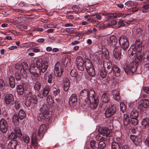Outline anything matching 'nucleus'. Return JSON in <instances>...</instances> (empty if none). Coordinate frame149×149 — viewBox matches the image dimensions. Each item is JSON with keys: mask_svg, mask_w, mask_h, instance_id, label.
<instances>
[{"mask_svg": "<svg viewBox=\"0 0 149 149\" xmlns=\"http://www.w3.org/2000/svg\"><path fill=\"white\" fill-rule=\"evenodd\" d=\"M5 88V84L3 80L0 79V89L1 91H3Z\"/></svg>", "mask_w": 149, "mask_h": 149, "instance_id": "obj_51", "label": "nucleus"}, {"mask_svg": "<svg viewBox=\"0 0 149 149\" xmlns=\"http://www.w3.org/2000/svg\"><path fill=\"white\" fill-rule=\"evenodd\" d=\"M107 72H106L105 68H102L100 71V74L101 77L103 78H105L107 76Z\"/></svg>", "mask_w": 149, "mask_h": 149, "instance_id": "obj_41", "label": "nucleus"}, {"mask_svg": "<svg viewBox=\"0 0 149 149\" xmlns=\"http://www.w3.org/2000/svg\"><path fill=\"white\" fill-rule=\"evenodd\" d=\"M9 81L10 87L11 88H14L15 86V77L13 76H10L9 78Z\"/></svg>", "mask_w": 149, "mask_h": 149, "instance_id": "obj_29", "label": "nucleus"}, {"mask_svg": "<svg viewBox=\"0 0 149 149\" xmlns=\"http://www.w3.org/2000/svg\"><path fill=\"white\" fill-rule=\"evenodd\" d=\"M47 96V102L49 104H52L54 103V100L51 95H48Z\"/></svg>", "mask_w": 149, "mask_h": 149, "instance_id": "obj_43", "label": "nucleus"}, {"mask_svg": "<svg viewBox=\"0 0 149 149\" xmlns=\"http://www.w3.org/2000/svg\"><path fill=\"white\" fill-rule=\"evenodd\" d=\"M116 23L117 22L116 20H113L112 21H111L110 23H109L106 24V25H107V26H113L114 25L116 24Z\"/></svg>", "mask_w": 149, "mask_h": 149, "instance_id": "obj_60", "label": "nucleus"}, {"mask_svg": "<svg viewBox=\"0 0 149 149\" xmlns=\"http://www.w3.org/2000/svg\"><path fill=\"white\" fill-rule=\"evenodd\" d=\"M18 136L14 132H12L8 136V138L11 139H16Z\"/></svg>", "mask_w": 149, "mask_h": 149, "instance_id": "obj_47", "label": "nucleus"}, {"mask_svg": "<svg viewBox=\"0 0 149 149\" xmlns=\"http://www.w3.org/2000/svg\"><path fill=\"white\" fill-rule=\"evenodd\" d=\"M42 73V72L41 71V69L38 67V68L37 69V71L34 76L36 77H38L41 75Z\"/></svg>", "mask_w": 149, "mask_h": 149, "instance_id": "obj_53", "label": "nucleus"}, {"mask_svg": "<svg viewBox=\"0 0 149 149\" xmlns=\"http://www.w3.org/2000/svg\"><path fill=\"white\" fill-rule=\"evenodd\" d=\"M77 102V95L73 94L69 99V103L71 106L74 107L75 106Z\"/></svg>", "mask_w": 149, "mask_h": 149, "instance_id": "obj_12", "label": "nucleus"}, {"mask_svg": "<svg viewBox=\"0 0 149 149\" xmlns=\"http://www.w3.org/2000/svg\"><path fill=\"white\" fill-rule=\"evenodd\" d=\"M60 92V90L58 88H57L54 91L53 94L55 96H58Z\"/></svg>", "mask_w": 149, "mask_h": 149, "instance_id": "obj_61", "label": "nucleus"}, {"mask_svg": "<svg viewBox=\"0 0 149 149\" xmlns=\"http://www.w3.org/2000/svg\"><path fill=\"white\" fill-rule=\"evenodd\" d=\"M96 95L95 91L92 90H90L88 91V100L91 102V101L93 100L94 98H96Z\"/></svg>", "mask_w": 149, "mask_h": 149, "instance_id": "obj_25", "label": "nucleus"}, {"mask_svg": "<svg viewBox=\"0 0 149 149\" xmlns=\"http://www.w3.org/2000/svg\"><path fill=\"white\" fill-rule=\"evenodd\" d=\"M19 119L17 114H15L14 115L12 118V121L15 125H17L19 124Z\"/></svg>", "mask_w": 149, "mask_h": 149, "instance_id": "obj_32", "label": "nucleus"}, {"mask_svg": "<svg viewBox=\"0 0 149 149\" xmlns=\"http://www.w3.org/2000/svg\"><path fill=\"white\" fill-rule=\"evenodd\" d=\"M120 109L123 112H124L126 109V107L124 104L122 102L120 103Z\"/></svg>", "mask_w": 149, "mask_h": 149, "instance_id": "obj_57", "label": "nucleus"}, {"mask_svg": "<svg viewBox=\"0 0 149 149\" xmlns=\"http://www.w3.org/2000/svg\"><path fill=\"white\" fill-rule=\"evenodd\" d=\"M111 132V130H109L106 128H103L99 132L103 136L106 137H110L111 136L110 133Z\"/></svg>", "mask_w": 149, "mask_h": 149, "instance_id": "obj_21", "label": "nucleus"}, {"mask_svg": "<svg viewBox=\"0 0 149 149\" xmlns=\"http://www.w3.org/2000/svg\"><path fill=\"white\" fill-rule=\"evenodd\" d=\"M133 51H131V49H130L128 50V53L130 54V57L132 59L134 58L135 56L136 55L137 52L134 50L133 48H132Z\"/></svg>", "mask_w": 149, "mask_h": 149, "instance_id": "obj_38", "label": "nucleus"}, {"mask_svg": "<svg viewBox=\"0 0 149 149\" xmlns=\"http://www.w3.org/2000/svg\"><path fill=\"white\" fill-rule=\"evenodd\" d=\"M112 71L114 75L116 77H119L121 74L120 69L116 65L113 66Z\"/></svg>", "mask_w": 149, "mask_h": 149, "instance_id": "obj_22", "label": "nucleus"}, {"mask_svg": "<svg viewBox=\"0 0 149 149\" xmlns=\"http://www.w3.org/2000/svg\"><path fill=\"white\" fill-rule=\"evenodd\" d=\"M38 145V143L37 141V137L36 134H33L31 137V148L32 147L34 148H36Z\"/></svg>", "mask_w": 149, "mask_h": 149, "instance_id": "obj_18", "label": "nucleus"}, {"mask_svg": "<svg viewBox=\"0 0 149 149\" xmlns=\"http://www.w3.org/2000/svg\"><path fill=\"white\" fill-rule=\"evenodd\" d=\"M130 138L134 144L136 146H138L139 143V141L138 140L137 136L135 135H130Z\"/></svg>", "mask_w": 149, "mask_h": 149, "instance_id": "obj_34", "label": "nucleus"}, {"mask_svg": "<svg viewBox=\"0 0 149 149\" xmlns=\"http://www.w3.org/2000/svg\"><path fill=\"white\" fill-rule=\"evenodd\" d=\"M41 112L38 115V119L39 121H42V120L48 119V112L47 108L46 105H44L43 107L40 109Z\"/></svg>", "mask_w": 149, "mask_h": 149, "instance_id": "obj_3", "label": "nucleus"}, {"mask_svg": "<svg viewBox=\"0 0 149 149\" xmlns=\"http://www.w3.org/2000/svg\"><path fill=\"white\" fill-rule=\"evenodd\" d=\"M17 90L18 94L22 95L24 93V88L22 85H19L17 87Z\"/></svg>", "mask_w": 149, "mask_h": 149, "instance_id": "obj_33", "label": "nucleus"}, {"mask_svg": "<svg viewBox=\"0 0 149 149\" xmlns=\"http://www.w3.org/2000/svg\"><path fill=\"white\" fill-rule=\"evenodd\" d=\"M129 14H122L119 13H114V17L117 18L120 17H125L126 16L128 15Z\"/></svg>", "mask_w": 149, "mask_h": 149, "instance_id": "obj_46", "label": "nucleus"}, {"mask_svg": "<svg viewBox=\"0 0 149 149\" xmlns=\"http://www.w3.org/2000/svg\"><path fill=\"white\" fill-rule=\"evenodd\" d=\"M134 49L136 50L137 52H141L142 44L139 40H136Z\"/></svg>", "mask_w": 149, "mask_h": 149, "instance_id": "obj_23", "label": "nucleus"}, {"mask_svg": "<svg viewBox=\"0 0 149 149\" xmlns=\"http://www.w3.org/2000/svg\"><path fill=\"white\" fill-rule=\"evenodd\" d=\"M111 107L108 108L105 113V115L107 118L111 117L115 113L116 110L115 108L111 105Z\"/></svg>", "mask_w": 149, "mask_h": 149, "instance_id": "obj_11", "label": "nucleus"}, {"mask_svg": "<svg viewBox=\"0 0 149 149\" xmlns=\"http://www.w3.org/2000/svg\"><path fill=\"white\" fill-rule=\"evenodd\" d=\"M143 29L141 28H138L136 30V33L138 36L142 35Z\"/></svg>", "mask_w": 149, "mask_h": 149, "instance_id": "obj_44", "label": "nucleus"}, {"mask_svg": "<svg viewBox=\"0 0 149 149\" xmlns=\"http://www.w3.org/2000/svg\"><path fill=\"white\" fill-rule=\"evenodd\" d=\"M141 102V103L139 105L140 109H147L149 107V99H144L142 100Z\"/></svg>", "mask_w": 149, "mask_h": 149, "instance_id": "obj_15", "label": "nucleus"}, {"mask_svg": "<svg viewBox=\"0 0 149 149\" xmlns=\"http://www.w3.org/2000/svg\"><path fill=\"white\" fill-rule=\"evenodd\" d=\"M14 133L17 135L18 137H20L22 136L21 131L19 128L17 127H15L13 128Z\"/></svg>", "mask_w": 149, "mask_h": 149, "instance_id": "obj_39", "label": "nucleus"}, {"mask_svg": "<svg viewBox=\"0 0 149 149\" xmlns=\"http://www.w3.org/2000/svg\"><path fill=\"white\" fill-rule=\"evenodd\" d=\"M84 63L86 70L93 67L90 60L88 58L85 59Z\"/></svg>", "mask_w": 149, "mask_h": 149, "instance_id": "obj_27", "label": "nucleus"}, {"mask_svg": "<svg viewBox=\"0 0 149 149\" xmlns=\"http://www.w3.org/2000/svg\"><path fill=\"white\" fill-rule=\"evenodd\" d=\"M4 101L7 105H13L15 101L13 95L11 94H7L5 97Z\"/></svg>", "mask_w": 149, "mask_h": 149, "instance_id": "obj_6", "label": "nucleus"}, {"mask_svg": "<svg viewBox=\"0 0 149 149\" xmlns=\"http://www.w3.org/2000/svg\"><path fill=\"white\" fill-rule=\"evenodd\" d=\"M8 122L5 119L2 118L0 120V131L2 133H6L8 130Z\"/></svg>", "mask_w": 149, "mask_h": 149, "instance_id": "obj_7", "label": "nucleus"}, {"mask_svg": "<svg viewBox=\"0 0 149 149\" xmlns=\"http://www.w3.org/2000/svg\"><path fill=\"white\" fill-rule=\"evenodd\" d=\"M54 79L53 78V76L52 74H50L48 76V79L47 80L49 84L52 83V80Z\"/></svg>", "mask_w": 149, "mask_h": 149, "instance_id": "obj_58", "label": "nucleus"}, {"mask_svg": "<svg viewBox=\"0 0 149 149\" xmlns=\"http://www.w3.org/2000/svg\"><path fill=\"white\" fill-rule=\"evenodd\" d=\"M15 77L16 81H19L21 79V75L17 72L15 73Z\"/></svg>", "mask_w": 149, "mask_h": 149, "instance_id": "obj_54", "label": "nucleus"}, {"mask_svg": "<svg viewBox=\"0 0 149 149\" xmlns=\"http://www.w3.org/2000/svg\"><path fill=\"white\" fill-rule=\"evenodd\" d=\"M96 58L99 60H100L102 58V54L101 51L97 52L95 53Z\"/></svg>", "mask_w": 149, "mask_h": 149, "instance_id": "obj_48", "label": "nucleus"}, {"mask_svg": "<svg viewBox=\"0 0 149 149\" xmlns=\"http://www.w3.org/2000/svg\"><path fill=\"white\" fill-rule=\"evenodd\" d=\"M84 63L82 58L80 56H78L76 58V64L79 70L81 71L84 70Z\"/></svg>", "mask_w": 149, "mask_h": 149, "instance_id": "obj_9", "label": "nucleus"}, {"mask_svg": "<svg viewBox=\"0 0 149 149\" xmlns=\"http://www.w3.org/2000/svg\"><path fill=\"white\" fill-rule=\"evenodd\" d=\"M113 55L116 59L119 60L121 57V52L120 50L116 48L113 50Z\"/></svg>", "mask_w": 149, "mask_h": 149, "instance_id": "obj_20", "label": "nucleus"}, {"mask_svg": "<svg viewBox=\"0 0 149 149\" xmlns=\"http://www.w3.org/2000/svg\"><path fill=\"white\" fill-rule=\"evenodd\" d=\"M97 144V146L96 145L95 147V148L97 149H104L106 147L105 143L103 141H100Z\"/></svg>", "mask_w": 149, "mask_h": 149, "instance_id": "obj_28", "label": "nucleus"}, {"mask_svg": "<svg viewBox=\"0 0 149 149\" xmlns=\"http://www.w3.org/2000/svg\"><path fill=\"white\" fill-rule=\"evenodd\" d=\"M118 24L119 25V26H125V25L127 23L126 22H124L123 20L120 19L119 20L118 22Z\"/></svg>", "mask_w": 149, "mask_h": 149, "instance_id": "obj_63", "label": "nucleus"}, {"mask_svg": "<svg viewBox=\"0 0 149 149\" xmlns=\"http://www.w3.org/2000/svg\"><path fill=\"white\" fill-rule=\"evenodd\" d=\"M38 67L37 66H36L35 65L32 64L31 65L30 68L29 69L30 72L33 76H34L35 73L37 71V69H38Z\"/></svg>", "mask_w": 149, "mask_h": 149, "instance_id": "obj_30", "label": "nucleus"}, {"mask_svg": "<svg viewBox=\"0 0 149 149\" xmlns=\"http://www.w3.org/2000/svg\"><path fill=\"white\" fill-rule=\"evenodd\" d=\"M34 89L38 91H39L41 88V84L38 82H36L33 86Z\"/></svg>", "mask_w": 149, "mask_h": 149, "instance_id": "obj_45", "label": "nucleus"}, {"mask_svg": "<svg viewBox=\"0 0 149 149\" xmlns=\"http://www.w3.org/2000/svg\"><path fill=\"white\" fill-rule=\"evenodd\" d=\"M37 97L35 95H32V96L29 97L28 100H27L25 102V104L27 107L30 106L31 102L33 103H36L37 101Z\"/></svg>", "mask_w": 149, "mask_h": 149, "instance_id": "obj_14", "label": "nucleus"}, {"mask_svg": "<svg viewBox=\"0 0 149 149\" xmlns=\"http://www.w3.org/2000/svg\"><path fill=\"white\" fill-rule=\"evenodd\" d=\"M118 143L116 142L112 143L111 146L112 149H120V147H122V141L120 140L118 141Z\"/></svg>", "mask_w": 149, "mask_h": 149, "instance_id": "obj_24", "label": "nucleus"}, {"mask_svg": "<svg viewBox=\"0 0 149 149\" xmlns=\"http://www.w3.org/2000/svg\"><path fill=\"white\" fill-rule=\"evenodd\" d=\"M89 74L92 77H94L95 75V71L94 67L87 70Z\"/></svg>", "mask_w": 149, "mask_h": 149, "instance_id": "obj_40", "label": "nucleus"}, {"mask_svg": "<svg viewBox=\"0 0 149 149\" xmlns=\"http://www.w3.org/2000/svg\"><path fill=\"white\" fill-rule=\"evenodd\" d=\"M149 121L148 120H144L142 122V125L145 128L148 127L149 124L148 121Z\"/></svg>", "mask_w": 149, "mask_h": 149, "instance_id": "obj_56", "label": "nucleus"}, {"mask_svg": "<svg viewBox=\"0 0 149 149\" xmlns=\"http://www.w3.org/2000/svg\"><path fill=\"white\" fill-rule=\"evenodd\" d=\"M17 144L18 142L16 140L10 141L8 144L7 149H16Z\"/></svg>", "mask_w": 149, "mask_h": 149, "instance_id": "obj_19", "label": "nucleus"}, {"mask_svg": "<svg viewBox=\"0 0 149 149\" xmlns=\"http://www.w3.org/2000/svg\"><path fill=\"white\" fill-rule=\"evenodd\" d=\"M70 75L72 77H76V79L78 80L79 79L77 78V76L78 75L77 73L76 72V71L75 69L72 70H71L70 72Z\"/></svg>", "mask_w": 149, "mask_h": 149, "instance_id": "obj_49", "label": "nucleus"}, {"mask_svg": "<svg viewBox=\"0 0 149 149\" xmlns=\"http://www.w3.org/2000/svg\"><path fill=\"white\" fill-rule=\"evenodd\" d=\"M125 5L128 7L132 6H134L136 7L137 6V3L135 2H134L131 1H129L125 3Z\"/></svg>", "mask_w": 149, "mask_h": 149, "instance_id": "obj_42", "label": "nucleus"}, {"mask_svg": "<svg viewBox=\"0 0 149 149\" xmlns=\"http://www.w3.org/2000/svg\"><path fill=\"white\" fill-rule=\"evenodd\" d=\"M139 115L138 111L135 109H134L131 112L130 117L132 118H138Z\"/></svg>", "mask_w": 149, "mask_h": 149, "instance_id": "obj_35", "label": "nucleus"}, {"mask_svg": "<svg viewBox=\"0 0 149 149\" xmlns=\"http://www.w3.org/2000/svg\"><path fill=\"white\" fill-rule=\"evenodd\" d=\"M143 90L146 93L149 94V87L145 86L143 87Z\"/></svg>", "mask_w": 149, "mask_h": 149, "instance_id": "obj_64", "label": "nucleus"}, {"mask_svg": "<svg viewBox=\"0 0 149 149\" xmlns=\"http://www.w3.org/2000/svg\"><path fill=\"white\" fill-rule=\"evenodd\" d=\"M113 70V66H107L106 71L107 74H110L112 72Z\"/></svg>", "mask_w": 149, "mask_h": 149, "instance_id": "obj_59", "label": "nucleus"}, {"mask_svg": "<svg viewBox=\"0 0 149 149\" xmlns=\"http://www.w3.org/2000/svg\"><path fill=\"white\" fill-rule=\"evenodd\" d=\"M123 123L124 125H128L130 123V120L129 116L126 114H125L123 117Z\"/></svg>", "mask_w": 149, "mask_h": 149, "instance_id": "obj_31", "label": "nucleus"}, {"mask_svg": "<svg viewBox=\"0 0 149 149\" xmlns=\"http://www.w3.org/2000/svg\"><path fill=\"white\" fill-rule=\"evenodd\" d=\"M46 127L44 124H42L39 127L37 132L38 136L42 137L43 136L45 131Z\"/></svg>", "mask_w": 149, "mask_h": 149, "instance_id": "obj_16", "label": "nucleus"}, {"mask_svg": "<svg viewBox=\"0 0 149 149\" xmlns=\"http://www.w3.org/2000/svg\"><path fill=\"white\" fill-rule=\"evenodd\" d=\"M23 139L24 142L26 143H28L30 140V138L26 135L24 136L23 137Z\"/></svg>", "mask_w": 149, "mask_h": 149, "instance_id": "obj_55", "label": "nucleus"}, {"mask_svg": "<svg viewBox=\"0 0 149 149\" xmlns=\"http://www.w3.org/2000/svg\"><path fill=\"white\" fill-rule=\"evenodd\" d=\"M17 114L20 120L23 119L26 117V113L22 109L19 111Z\"/></svg>", "mask_w": 149, "mask_h": 149, "instance_id": "obj_37", "label": "nucleus"}, {"mask_svg": "<svg viewBox=\"0 0 149 149\" xmlns=\"http://www.w3.org/2000/svg\"><path fill=\"white\" fill-rule=\"evenodd\" d=\"M119 42L121 47L124 51L127 50L129 47L127 39L126 37L121 36L119 38Z\"/></svg>", "mask_w": 149, "mask_h": 149, "instance_id": "obj_4", "label": "nucleus"}, {"mask_svg": "<svg viewBox=\"0 0 149 149\" xmlns=\"http://www.w3.org/2000/svg\"><path fill=\"white\" fill-rule=\"evenodd\" d=\"M141 52H137L135 56V59L133 60L132 63L130 65L126 63L123 66V69L126 73L127 74H130L134 72L136 69V63L135 62H141L142 60L143 56L141 54Z\"/></svg>", "mask_w": 149, "mask_h": 149, "instance_id": "obj_1", "label": "nucleus"}, {"mask_svg": "<svg viewBox=\"0 0 149 149\" xmlns=\"http://www.w3.org/2000/svg\"><path fill=\"white\" fill-rule=\"evenodd\" d=\"M131 120L130 123L133 124L134 125H136L138 123V120L137 118H131Z\"/></svg>", "mask_w": 149, "mask_h": 149, "instance_id": "obj_52", "label": "nucleus"}, {"mask_svg": "<svg viewBox=\"0 0 149 149\" xmlns=\"http://www.w3.org/2000/svg\"><path fill=\"white\" fill-rule=\"evenodd\" d=\"M144 70L145 72L149 71V63H146L144 65Z\"/></svg>", "mask_w": 149, "mask_h": 149, "instance_id": "obj_62", "label": "nucleus"}, {"mask_svg": "<svg viewBox=\"0 0 149 149\" xmlns=\"http://www.w3.org/2000/svg\"><path fill=\"white\" fill-rule=\"evenodd\" d=\"M112 93L114 99L117 101L119 100L120 97L118 92L116 90H113L112 91Z\"/></svg>", "mask_w": 149, "mask_h": 149, "instance_id": "obj_36", "label": "nucleus"}, {"mask_svg": "<svg viewBox=\"0 0 149 149\" xmlns=\"http://www.w3.org/2000/svg\"><path fill=\"white\" fill-rule=\"evenodd\" d=\"M50 91V87L48 86H45L42 90V96L44 97H46L49 95V93ZM40 96L38 95V97L41 98H43L42 95H40Z\"/></svg>", "mask_w": 149, "mask_h": 149, "instance_id": "obj_17", "label": "nucleus"}, {"mask_svg": "<svg viewBox=\"0 0 149 149\" xmlns=\"http://www.w3.org/2000/svg\"><path fill=\"white\" fill-rule=\"evenodd\" d=\"M88 90L86 89L82 90L79 96V102H85L88 100Z\"/></svg>", "mask_w": 149, "mask_h": 149, "instance_id": "obj_5", "label": "nucleus"}, {"mask_svg": "<svg viewBox=\"0 0 149 149\" xmlns=\"http://www.w3.org/2000/svg\"><path fill=\"white\" fill-rule=\"evenodd\" d=\"M108 43L113 47H114L117 43V39L116 37L113 36H111L107 41Z\"/></svg>", "mask_w": 149, "mask_h": 149, "instance_id": "obj_13", "label": "nucleus"}, {"mask_svg": "<svg viewBox=\"0 0 149 149\" xmlns=\"http://www.w3.org/2000/svg\"><path fill=\"white\" fill-rule=\"evenodd\" d=\"M99 100L96 97V98H94L93 100L91 101V103L90 104V107L91 108L93 109H95L97 107L98 104Z\"/></svg>", "mask_w": 149, "mask_h": 149, "instance_id": "obj_26", "label": "nucleus"}, {"mask_svg": "<svg viewBox=\"0 0 149 149\" xmlns=\"http://www.w3.org/2000/svg\"><path fill=\"white\" fill-rule=\"evenodd\" d=\"M108 95V94L104 93L102 95L101 98L102 101L104 103L103 104V105H106L107 107L111 105V103L109 102L110 98Z\"/></svg>", "mask_w": 149, "mask_h": 149, "instance_id": "obj_10", "label": "nucleus"}, {"mask_svg": "<svg viewBox=\"0 0 149 149\" xmlns=\"http://www.w3.org/2000/svg\"><path fill=\"white\" fill-rule=\"evenodd\" d=\"M54 73L56 77H60L62 75L63 70L59 63H57L54 66Z\"/></svg>", "mask_w": 149, "mask_h": 149, "instance_id": "obj_8", "label": "nucleus"}, {"mask_svg": "<svg viewBox=\"0 0 149 149\" xmlns=\"http://www.w3.org/2000/svg\"><path fill=\"white\" fill-rule=\"evenodd\" d=\"M37 66L41 69L42 74L45 72L49 66L48 62L47 60L43 61L41 58L38 59L36 61Z\"/></svg>", "mask_w": 149, "mask_h": 149, "instance_id": "obj_2", "label": "nucleus"}, {"mask_svg": "<svg viewBox=\"0 0 149 149\" xmlns=\"http://www.w3.org/2000/svg\"><path fill=\"white\" fill-rule=\"evenodd\" d=\"M143 59H146L147 61L149 62V52L146 51L143 54Z\"/></svg>", "mask_w": 149, "mask_h": 149, "instance_id": "obj_50", "label": "nucleus"}]
</instances>
